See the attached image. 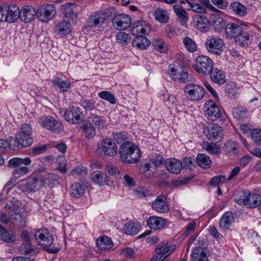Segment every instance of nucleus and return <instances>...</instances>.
Instances as JSON below:
<instances>
[{"label":"nucleus","instance_id":"16","mask_svg":"<svg viewBox=\"0 0 261 261\" xmlns=\"http://www.w3.org/2000/svg\"><path fill=\"white\" fill-rule=\"evenodd\" d=\"M101 149L105 155L109 156H114L117 152L116 144L110 139H105L102 141Z\"/></svg>","mask_w":261,"mask_h":261},{"label":"nucleus","instance_id":"54","mask_svg":"<svg viewBox=\"0 0 261 261\" xmlns=\"http://www.w3.org/2000/svg\"><path fill=\"white\" fill-rule=\"evenodd\" d=\"M59 178L60 176L58 174L52 172L45 175L42 178V181L43 182V184L45 183L48 185H50L55 181H58Z\"/></svg>","mask_w":261,"mask_h":261},{"label":"nucleus","instance_id":"21","mask_svg":"<svg viewBox=\"0 0 261 261\" xmlns=\"http://www.w3.org/2000/svg\"><path fill=\"white\" fill-rule=\"evenodd\" d=\"M193 22L196 28L201 32H205L209 29V21L206 16L196 14L193 16Z\"/></svg>","mask_w":261,"mask_h":261},{"label":"nucleus","instance_id":"58","mask_svg":"<svg viewBox=\"0 0 261 261\" xmlns=\"http://www.w3.org/2000/svg\"><path fill=\"white\" fill-rule=\"evenodd\" d=\"M32 128L30 125L28 124H23L21 126L20 130L17 133V134L20 135H25L27 137L33 138L32 136Z\"/></svg>","mask_w":261,"mask_h":261},{"label":"nucleus","instance_id":"10","mask_svg":"<svg viewBox=\"0 0 261 261\" xmlns=\"http://www.w3.org/2000/svg\"><path fill=\"white\" fill-rule=\"evenodd\" d=\"M204 114L208 119L215 121L221 117V111L216 103L210 100L204 104Z\"/></svg>","mask_w":261,"mask_h":261},{"label":"nucleus","instance_id":"51","mask_svg":"<svg viewBox=\"0 0 261 261\" xmlns=\"http://www.w3.org/2000/svg\"><path fill=\"white\" fill-rule=\"evenodd\" d=\"M8 147L14 150L21 149L23 147L20 142V140L15 138L10 137L8 141Z\"/></svg>","mask_w":261,"mask_h":261},{"label":"nucleus","instance_id":"11","mask_svg":"<svg viewBox=\"0 0 261 261\" xmlns=\"http://www.w3.org/2000/svg\"><path fill=\"white\" fill-rule=\"evenodd\" d=\"M169 74L175 81H179L185 83L188 78V73L184 66L178 64L175 67V65H170L169 69Z\"/></svg>","mask_w":261,"mask_h":261},{"label":"nucleus","instance_id":"3","mask_svg":"<svg viewBox=\"0 0 261 261\" xmlns=\"http://www.w3.org/2000/svg\"><path fill=\"white\" fill-rule=\"evenodd\" d=\"M34 237L38 244L48 253H57L59 252L58 248L48 249L53 244L54 239L47 229L44 228L37 230L34 233Z\"/></svg>","mask_w":261,"mask_h":261},{"label":"nucleus","instance_id":"52","mask_svg":"<svg viewBox=\"0 0 261 261\" xmlns=\"http://www.w3.org/2000/svg\"><path fill=\"white\" fill-rule=\"evenodd\" d=\"M80 105L86 111H91L95 109V101L92 98H83Z\"/></svg>","mask_w":261,"mask_h":261},{"label":"nucleus","instance_id":"45","mask_svg":"<svg viewBox=\"0 0 261 261\" xmlns=\"http://www.w3.org/2000/svg\"><path fill=\"white\" fill-rule=\"evenodd\" d=\"M52 83L54 86H58L62 92L67 91L71 86V84L69 81H63L58 77H55L52 80Z\"/></svg>","mask_w":261,"mask_h":261},{"label":"nucleus","instance_id":"64","mask_svg":"<svg viewBox=\"0 0 261 261\" xmlns=\"http://www.w3.org/2000/svg\"><path fill=\"white\" fill-rule=\"evenodd\" d=\"M135 195L139 198H145L150 195V191L145 187H139L135 191Z\"/></svg>","mask_w":261,"mask_h":261},{"label":"nucleus","instance_id":"7","mask_svg":"<svg viewBox=\"0 0 261 261\" xmlns=\"http://www.w3.org/2000/svg\"><path fill=\"white\" fill-rule=\"evenodd\" d=\"M184 93L187 98L192 101H198L202 99L205 95L204 88L194 84H187L184 87Z\"/></svg>","mask_w":261,"mask_h":261},{"label":"nucleus","instance_id":"28","mask_svg":"<svg viewBox=\"0 0 261 261\" xmlns=\"http://www.w3.org/2000/svg\"><path fill=\"white\" fill-rule=\"evenodd\" d=\"M209 74L212 81L215 83L223 85L226 82L225 73L217 68H213Z\"/></svg>","mask_w":261,"mask_h":261},{"label":"nucleus","instance_id":"62","mask_svg":"<svg viewBox=\"0 0 261 261\" xmlns=\"http://www.w3.org/2000/svg\"><path fill=\"white\" fill-rule=\"evenodd\" d=\"M113 137L117 143H122L126 140L127 134L125 132H113Z\"/></svg>","mask_w":261,"mask_h":261},{"label":"nucleus","instance_id":"12","mask_svg":"<svg viewBox=\"0 0 261 261\" xmlns=\"http://www.w3.org/2000/svg\"><path fill=\"white\" fill-rule=\"evenodd\" d=\"M83 112L81 109L74 106L69 107L64 114L65 119L71 123H79L82 119Z\"/></svg>","mask_w":261,"mask_h":261},{"label":"nucleus","instance_id":"44","mask_svg":"<svg viewBox=\"0 0 261 261\" xmlns=\"http://www.w3.org/2000/svg\"><path fill=\"white\" fill-rule=\"evenodd\" d=\"M92 181L99 185H104L108 180L107 175L101 171L94 172L91 175Z\"/></svg>","mask_w":261,"mask_h":261},{"label":"nucleus","instance_id":"60","mask_svg":"<svg viewBox=\"0 0 261 261\" xmlns=\"http://www.w3.org/2000/svg\"><path fill=\"white\" fill-rule=\"evenodd\" d=\"M197 226V224L196 222L194 220H192L186 227L185 228V231L183 233V235L185 237H187L188 236L191 234L195 230L196 227Z\"/></svg>","mask_w":261,"mask_h":261},{"label":"nucleus","instance_id":"30","mask_svg":"<svg viewBox=\"0 0 261 261\" xmlns=\"http://www.w3.org/2000/svg\"><path fill=\"white\" fill-rule=\"evenodd\" d=\"M211 22L215 31L217 32H220L226 26L225 20L219 14L211 15Z\"/></svg>","mask_w":261,"mask_h":261},{"label":"nucleus","instance_id":"13","mask_svg":"<svg viewBox=\"0 0 261 261\" xmlns=\"http://www.w3.org/2000/svg\"><path fill=\"white\" fill-rule=\"evenodd\" d=\"M131 22V18L126 14L116 15L112 20L113 26L117 30H124L127 29L130 26Z\"/></svg>","mask_w":261,"mask_h":261},{"label":"nucleus","instance_id":"9","mask_svg":"<svg viewBox=\"0 0 261 261\" xmlns=\"http://www.w3.org/2000/svg\"><path fill=\"white\" fill-rule=\"evenodd\" d=\"M56 14L55 7L51 4H44L39 7L36 12V16L39 20L43 22L52 19Z\"/></svg>","mask_w":261,"mask_h":261},{"label":"nucleus","instance_id":"6","mask_svg":"<svg viewBox=\"0 0 261 261\" xmlns=\"http://www.w3.org/2000/svg\"><path fill=\"white\" fill-rule=\"evenodd\" d=\"M43 186V182L42 181V179L32 176L19 180L16 185L17 187L22 192H31L40 188Z\"/></svg>","mask_w":261,"mask_h":261},{"label":"nucleus","instance_id":"20","mask_svg":"<svg viewBox=\"0 0 261 261\" xmlns=\"http://www.w3.org/2000/svg\"><path fill=\"white\" fill-rule=\"evenodd\" d=\"M167 170L171 173L177 174L182 169V164L180 161L175 158H168L165 162Z\"/></svg>","mask_w":261,"mask_h":261},{"label":"nucleus","instance_id":"17","mask_svg":"<svg viewBox=\"0 0 261 261\" xmlns=\"http://www.w3.org/2000/svg\"><path fill=\"white\" fill-rule=\"evenodd\" d=\"M151 207L160 213H167L170 208L166 198L163 196H159L151 202Z\"/></svg>","mask_w":261,"mask_h":261},{"label":"nucleus","instance_id":"40","mask_svg":"<svg viewBox=\"0 0 261 261\" xmlns=\"http://www.w3.org/2000/svg\"><path fill=\"white\" fill-rule=\"evenodd\" d=\"M140 228L139 224L132 222H127L123 227L124 233L131 236L137 234L139 232Z\"/></svg>","mask_w":261,"mask_h":261},{"label":"nucleus","instance_id":"29","mask_svg":"<svg viewBox=\"0 0 261 261\" xmlns=\"http://www.w3.org/2000/svg\"><path fill=\"white\" fill-rule=\"evenodd\" d=\"M191 256V261H208L206 250L201 247H195Z\"/></svg>","mask_w":261,"mask_h":261},{"label":"nucleus","instance_id":"5","mask_svg":"<svg viewBox=\"0 0 261 261\" xmlns=\"http://www.w3.org/2000/svg\"><path fill=\"white\" fill-rule=\"evenodd\" d=\"M193 67L198 73L206 75L209 74L213 69V62L207 56H199L196 58Z\"/></svg>","mask_w":261,"mask_h":261},{"label":"nucleus","instance_id":"14","mask_svg":"<svg viewBox=\"0 0 261 261\" xmlns=\"http://www.w3.org/2000/svg\"><path fill=\"white\" fill-rule=\"evenodd\" d=\"M205 133L206 138L211 142L217 143L221 141L223 138V129L216 124L208 128Z\"/></svg>","mask_w":261,"mask_h":261},{"label":"nucleus","instance_id":"25","mask_svg":"<svg viewBox=\"0 0 261 261\" xmlns=\"http://www.w3.org/2000/svg\"><path fill=\"white\" fill-rule=\"evenodd\" d=\"M133 33L137 34L147 35L150 31V27L146 21L143 20L137 21L133 24Z\"/></svg>","mask_w":261,"mask_h":261},{"label":"nucleus","instance_id":"43","mask_svg":"<svg viewBox=\"0 0 261 261\" xmlns=\"http://www.w3.org/2000/svg\"><path fill=\"white\" fill-rule=\"evenodd\" d=\"M236 43L240 47H247L250 43V36L247 33L242 32L241 35H239L235 38Z\"/></svg>","mask_w":261,"mask_h":261},{"label":"nucleus","instance_id":"31","mask_svg":"<svg viewBox=\"0 0 261 261\" xmlns=\"http://www.w3.org/2000/svg\"><path fill=\"white\" fill-rule=\"evenodd\" d=\"M76 5L75 3H67L63 5L61 7V11L65 18L68 19L76 16L75 10Z\"/></svg>","mask_w":261,"mask_h":261},{"label":"nucleus","instance_id":"24","mask_svg":"<svg viewBox=\"0 0 261 261\" xmlns=\"http://www.w3.org/2000/svg\"><path fill=\"white\" fill-rule=\"evenodd\" d=\"M20 12V19L25 23L31 21L36 15V12L35 9L30 6L24 7Z\"/></svg>","mask_w":261,"mask_h":261},{"label":"nucleus","instance_id":"35","mask_svg":"<svg viewBox=\"0 0 261 261\" xmlns=\"http://www.w3.org/2000/svg\"><path fill=\"white\" fill-rule=\"evenodd\" d=\"M71 24L68 19L65 18L55 27L56 31L60 35H66L71 31Z\"/></svg>","mask_w":261,"mask_h":261},{"label":"nucleus","instance_id":"33","mask_svg":"<svg viewBox=\"0 0 261 261\" xmlns=\"http://www.w3.org/2000/svg\"><path fill=\"white\" fill-rule=\"evenodd\" d=\"M106 20L104 14L102 12H95L88 19L91 27H100Z\"/></svg>","mask_w":261,"mask_h":261},{"label":"nucleus","instance_id":"15","mask_svg":"<svg viewBox=\"0 0 261 261\" xmlns=\"http://www.w3.org/2000/svg\"><path fill=\"white\" fill-rule=\"evenodd\" d=\"M6 209L8 211V215L14 221L15 225L22 228L25 226V219L20 213V210L14 205L6 207Z\"/></svg>","mask_w":261,"mask_h":261},{"label":"nucleus","instance_id":"41","mask_svg":"<svg viewBox=\"0 0 261 261\" xmlns=\"http://www.w3.org/2000/svg\"><path fill=\"white\" fill-rule=\"evenodd\" d=\"M230 8L233 13L239 16H243L247 13L246 6L239 2H234L230 5Z\"/></svg>","mask_w":261,"mask_h":261},{"label":"nucleus","instance_id":"19","mask_svg":"<svg viewBox=\"0 0 261 261\" xmlns=\"http://www.w3.org/2000/svg\"><path fill=\"white\" fill-rule=\"evenodd\" d=\"M243 32L242 27L236 23H229L225 27V35L227 38H235Z\"/></svg>","mask_w":261,"mask_h":261},{"label":"nucleus","instance_id":"49","mask_svg":"<svg viewBox=\"0 0 261 261\" xmlns=\"http://www.w3.org/2000/svg\"><path fill=\"white\" fill-rule=\"evenodd\" d=\"M98 96L103 100L108 101L112 105L116 103V99L114 95L108 91H102L98 94Z\"/></svg>","mask_w":261,"mask_h":261},{"label":"nucleus","instance_id":"2","mask_svg":"<svg viewBox=\"0 0 261 261\" xmlns=\"http://www.w3.org/2000/svg\"><path fill=\"white\" fill-rule=\"evenodd\" d=\"M119 154L121 160L127 164L138 162L141 155L138 147L130 142L123 143L121 146Z\"/></svg>","mask_w":261,"mask_h":261},{"label":"nucleus","instance_id":"63","mask_svg":"<svg viewBox=\"0 0 261 261\" xmlns=\"http://www.w3.org/2000/svg\"><path fill=\"white\" fill-rule=\"evenodd\" d=\"M194 162L190 158H185L182 160V168L193 170L195 168Z\"/></svg>","mask_w":261,"mask_h":261},{"label":"nucleus","instance_id":"34","mask_svg":"<svg viewBox=\"0 0 261 261\" xmlns=\"http://www.w3.org/2000/svg\"><path fill=\"white\" fill-rule=\"evenodd\" d=\"M155 19L158 22L166 24L169 20V15L168 12L162 8H158L153 13Z\"/></svg>","mask_w":261,"mask_h":261},{"label":"nucleus","instance_id":"22","mask_svg":"<svg viewBox=\"0 0 261 261\" xmlns=\"http://www.w3.org/2000/svg\"><path fill=\"white\" fill-rule=\"evenodd\" d=\"M147 226L151 229L159 230L166 225V220L162 217L155 216L149 217L147 221Z\"/></svg>","mask_w":261,"mask_h":261},{"label":"nucleus","instance_id":"18","mask_svg":"<svg viewBox=\"0 0 261 261\" xmlns=\"http://www.w3.org/2000/svg\"><path fill=\"white\" fill-rule=\"evenodd\" d=\"M7 22H15L20 17V12L18 6L15 4L5 5Z\"/></svg>","mask_w":261,"mask_h":261},{"label":"nucleus","instance_id":"42","mask_svg":"<svg viewBox=\"0 0 261 261\" xmlns=\"http://www.w3.org/2000/svg\"><path fill=\"white\" fill-rule=\"evenodd\" d=\"M247 109L241 106L234 108L232 111L233 117L238 121H244L247 118Z\"/></svg>","mask_w":261,"mask_h":261},{"label":"nucleus","instance_id":"48","mask_svg":"<svg viewBox=\"0 0 261 261\" xmlns=\"http://www.w3.org/2000/svg\"><path fill=\"white\" fill-rule=\"evenodd\" d=\"M0 239L6 242L11 243L15 241V237L12 231L1 229Z\"/></svg>","mask_w":261,"mask_h":261},{"label":"nucleus","instance_id":"39","mask_svg":"<svg viewBox=\"0 0 261 261\" xmlns=\"http://www.w3.org/2000/svg\"><path fill=\"white\" fill-rule=\"evenodd\" d=\"M88 123L92 126L94 125L97 128H102L106 126V120L101 116L97 115H92L88 118Z\"/></svg>","mask_w":261,"mask_h":261},{"label":"nucleus","instance_id":"32","mask_svg":"<svg viewBox=\"0 0 261 261\" xmlns=\"http://www.w3.org/2000/svg\"><path fill=\"white\" fill-rule=\"evenodd\" d=\"M234 221L233 214L231 212H226L222 215L220 222L219 226L223 230L228 229Z\"/></svg>","mask_w":261,"mask_h":261},{"label":"nucleus","instance_id":"1","mask_svg":"<svg viewBox=\"0 0 261 261\" xmlns=\"http://www.w3.org/2000/svg\"><path fill=\"white\" fill-rule=\"evenodd\" d=\"M31 163L32 160L29 157L24 158L15 157L9 161L8 167L14 169L12 172V177L5 185L4 191L8 192L13 187L14 182L18 178L25 176L31 171L29 167Z\"/></svg>","mask_w":261,"mask_h":261},{"label":"nucleus","instance_id":"23","mask_svg":"<svg viewBox=\"0 0 261 261\" xmlns=\"http://www.w3.org/2000/svg\"><path fill=\"white\" fill-rule=\"evenodd\" d=\"M205 47L210 49H221L224 46L222 39L216 36H210L205 41Z\"/></svg>","mask_w":261,"mask_h":261},{"label":"nucleus","instance_id":"50","mask_svg":"<svg viewBox=\"0 0 261 261\" xmlns=\"http://www.w3.org/2000/svg\"><path fill=\"white\" fill-rule=\"evenodd\" d=\"M225 90L229 97L234 98L238 91L237 85L234 83H229L225 85Z\"/></svg>","mask_w":261,"mask_h":261},{"label":"nucleus","instance_id":"26","mask_svg":"<svg viewBox=\"0 0 261 261\" xmlns=\"http://www.w3.org/2000/svg\"><path fill=\"white\" fill-rule=\"evenodd\" d=\"M176 246L175 245H169L168 242L164 241L160 243L155 249V252H158L163 256H165L166 258L169 256L175 249Z\"/></svg>","mask_w":261,"mask_h":261},{"label":"nucleus","instance_id":"53","mask_svg":"<svg viewBox=\"0 0 261 261\" xmlns=\"http://www.w3.org/2000/svg\"><path fill=\"white\" fill-rule=\"evenodd\" d=\"M202 148L207 152L213 154H217L219 152V148L214 144H210L207 142H203Z\"/></svg>","mask_w":261,"mask_h":261},{"label":"nucleus","instance_id":"56","mask_svg":"<svg viewBox=\"0 0 261 261\" xmlns=\"http://www.w3.org/2000/svg\"><path fill=\"white\" fill-rule=\"evenodd\" d=\"M250 136L252 141L258 145H261V128L251 129Z\"/></svg>","mask_w":261,"mask_h":261},{"label":"nucleus","instance_id":"36","mask_svg":"<svg viewBox=\"0 0 261 261\" xmlns=\"http://www.w3.org/2000/svg\"><path fill=\"white\" fill-rule=\"evenodd\" d=\"M173 9L176 15L178 17L181 24H186L188 21V13L178 5H174Z\"/></svg>","mask_w":261,"mask_h":261},{"label":"nucleus","instance_id":"4","mask_svg":"<svg viewBox=\"0 0 261 261\" xmlns=\"http://www.w3.org/2000/svg\"><path fill=\"white\" fill-rule=\"evenodd\" d=\"M234 201L240 205H243L249 208L257 207L261 202V195L255 193H251L248 191H243L239 196L234 197Z\"/></svg>","mask_w":261,"mask_h":261},{"label":"nucleus","instance_id":"57","mask_svg":"<svg viewBox=\"0 0 261 261\" xmlns=\"http://www.w3.org/2000/svg\"><path fill=\"white\" fill-rule=\"evenodd\" d=\"M81 128L86 136L88 138L93 137L95 134V128L90 123L85 124Z\"/></svg>","mask_w":261,"mask_h":261},{"label":"nucleus","instance_id":"8","mask_svg":"<svg viewBox=\"0 0 261 261\" xmlns=\"http://www.w3.org/2000/svg\"><path fill=\"white\" fill-rule=\"evenodd\" d=\"M42 127L55 133L60 132L63 129L61 123L50 116H43L38 120Z\"/></svg>","mask_w":261,"mask_h":261},{"label":"nucleus","instance_id":"61","mask_svg":"<svg viewBox=\"0 0 261 261\" xmlns=\"http://www.w3.org/2000/svg\"><path fill=\"white\" fill-rule=\"evenodd\" d=\"M116 38L117 42L122 45L127 44L130 40L128 35L122 32L118 33L116 36Z\"/></svg>","mask_w":261,"mask_h":261},{"label":"nucleus","instance_id":"55","mask_svg":"<svg viewBox=\"0 0 261 261\" xmlns=\"http://www.w3.org/2000/svg\"><path fill=\"white\" fill-rule=\"evenodd\" d=\"M17 139L20 140V142L23 147L30 146L33 142V138L27 137L25 135H20V134H16Z\"/></svg>","mask_w":261,"mask_h":261},{"label":"nucleus","instance_id":"37","mask_svg":"<svg viewBox=\"0 0 261 261\" xmlns=\"http://www.w3.org/2000/svg\"><path fill=\"white\" fill-rule=\"evenodd\" d=\"M18 249L20 253L24 255H32L39 252L38 248L34 247L30 242L22 244Z\"/></svg>","mask_w":261,"mask_h":261},{"label":"nucleus","instance_id":"27","mask_svg":"<svg viewBox=\"0 0 261 261\" xmlns=\"http://www.w3.org/2000/svg\"><path fill=\"white\" fill-rule=\"evenodd\" d=\"M97 247L102 251H108L112 248L113 243L110 238L102 236L96 239Z\"/></svg>","mask_w":261,"mask_h":261},{"label":"nucleus","instance_id":"59","mask_svg":"<svg viewBox=\"0 0 261 261\" xmlns=\"http://www.w3.org/2000/svg\"><path fill=\"white\" fill-rule=\"evenodd\" d=\"M152 46L155 49H164L165 48H168V46L167 44L161 38H154L152 41Z\"/></svg>","mask_w":261,"mask_h":261},{"label":"nucleus","instance_id":"47","mask_svg":"<svg viewBox=\"0 0 261 261\" xmlns=\"http://www.w3.org/2000/svg\"><path fill=\"white\" fill-rule=\"evenodd\" d=\"M198 165L203 168H208L211 164L210 158L205 154H198L196 158Z\"/></svg>","mask_w":261,"mask_h":261},{"label":"nucleus","instance_id":"38","mask_svg":"<svg viewBox=\"0 0 261 261\" xmlns=\"http://www.w3.org/2000/svg\"><path fill=\"white\" fill-rule=\"evenodd\" d=\"M150 44V41L146 37L142 36H137L133 40V47L140 49H147Z\"/></svg>","mask_w":261,"mask_h":261},{"label":"nucleus","instance_id":"46","mask_svg":"<svg viewBox=\"0 0 261 261\" xmlns=\"http://www.w3.org/2000/svg\"><path fill=\"white\" fill-rule=\"evenodd\" d=\"M70 195L75 198L80 197L85 192V188L80 183H74L71 186Z\"/></svg>","mask_w":261,"mask_h":261}]
</instances>
